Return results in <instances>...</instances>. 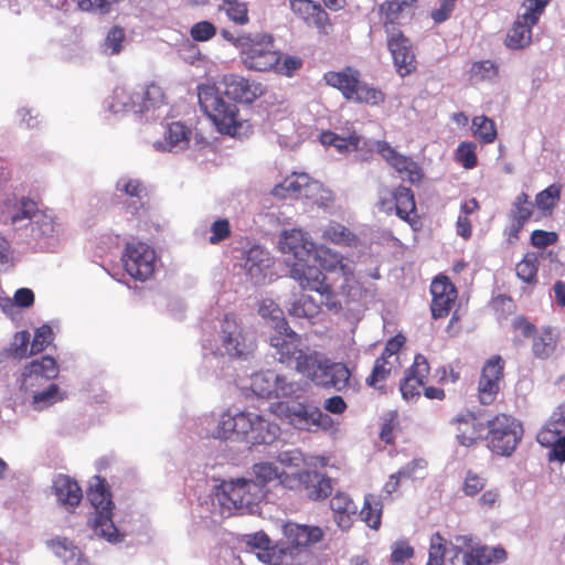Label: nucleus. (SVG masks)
Instances as JSON below:
<instances>
[{
    "mask_svg": "<svg viewBox=\"0 0 565 565\" xmlns=\"http://www.w3.org/2000/svg\"><path fill=\"white\" fill-rule=\"evenodd\" d=\"M278 246L282 254L294 258L289 265L290 277L302 289L316 291L321 297H326V305L337 309L338 303L333 299L331 286L326 282V275L318 267L309 265L318 247L309 234L299 228L284 231L279 235Z\"/></svg>",
    "mask_w": 565,
    "mask_h": 565,
    "instance_id": "obj_1",
    "label": "nucleus"
},
{
    "mask_svg": "<svg viewBox=\"0 0 565 565\" xmlns=\"http://www.w3.org/2000/svg\"><path fill=\"white\" fill-rule=\"evenodd\" d=\"M198 98L201 109L221 134L235 138H245L252 134L249 120L242 116L237 105L226 99L215 85H200Z\"/></svg>",
    "mask_w": 565,
    "mask_h": 565,
    "instance_id": "obj_2",
    "label": "nucleus"
},
{
    "mask_svg": "<svg viewBox=\"0 0 565 565\" xmlns=\"http://www.w3.org/2000/svg\"><path fill=\"white\" fill-rule=\"evenodd\" d=\"M265 497L263 486L252 479L238 478L222 481L214 491L212 503L220 507L222 515L235 511H250Z\"/></svg>",
    "mask_w": 565,
    "mask_h": 565,
    "instance_id": "obj_3",
    "label": "nucleus"
},
{
    "mask_svg": "<svg viewBox=\"0 0 565 565\" xmlns=\"http://www.w3.org/2000/svg\"><path fill=\"white\" fill-rule=\"evenodd\" d=\"M110 110L157 118L167 113V104L162 88L156 84L136 90L121 87L114 92Z\"/></svg>",
    "mask_w": 565,
    "mask_h": 565,
    "instance_id": "obj_4",
    "label": "nucleus"
},
{
    "mask_svg": "<svg viewBox=\"0 0 565 565\" xmlns=\"http://www.w3.org/2000/svg\"><path fill=\"white\" fill-rule=\"evenodd\" d=\"M269 411L300 430L328 429L332 425L331 417L311 404L276 402L270 404Z\"/></svg>",
    "mask_w": 565,
    "mask_h": 565,
    "instance_id": "obj_5",
    "label": "nucleus"
},
{
    "mask_svg": "<svg viewBox=\"0 0 565 565\" xmlns=\"http://www.w3.org/2000/svg\"><path fill=\"white\" fill-rule=\"evenodd\" d=\"M87 498L96 511L92 520L95 535L109 542H116L118 531L111 519L113 501L106 481L99 477H94L87 490Z\"/></svg>",
    "mask_w": 565,
    "mask_h": 565,
    "instance_id": "obj_6",
    "label": "nucleus"
},
{
    "mask_svg": "<svg viewBox=\"0 0 565 565\" xmlns=\"http://www.w3.org/2000/svg\"><path fill=\"white\" fill-rule=\"evenodd\" d=\"M551 0H524L520 13L505 36V45L511 50H522L532 42V28Z\"/></svg>",
    "mask_w": 565,
    "mask_h": 565,
    "instance_id": "obj_7",
    "label": "nucleus"
},
{
    "mask_svg": "<svg viewBox=\"0 0 565 565\" xmlns=\"http://www.w3.org/2000/svg\"><path fill=\"white\" fill-rule=\"evenodd\" d=\"M454 557L451 564L456 565L455 559L461 555L463 565H491L503 563L508 555L501 546H489L476 542L471 535H457L451 544Z\"/></svg>",
    "mask_w": 565,
    "mask_h": 565,
    "instance_id": "obj_8",
    "label": "nucleus"
},
{
    "mask_svg": "<svg viewBox=\"0 0 565 565\" xmlns=\"http://www.w3.org/2000/svg\"><path fill=\"white\" fill-rule=\"evenodd\" d=\"M249 387L255 395L265 398L299 397L305 391L300 382L273 370L252 374Z\"/></svg>",
    "mask_w": 565,
    "mask_h": 565,
    "instance_id": "obj_9",
    "label": "nucleus"
},
{
    "mask_svg": "<svg viewBox=\"0 0 565 565\" xmlns=\"http://www.w3.org/2000/svg\"><path fill=\"white\" fill-rule=\"evenodd\" d=\"M312 259L318 262L323 270L339 275L342 278V292L352 299L356 298L359 290L352 260L326 246H318Z\"/></svg>",
    "mask_w": 565,
    "mask_h": 565,
    "instance_id": "obj_10",
    "label": "nucleus"
},
{
    "mask_svg": "<svg viewBox=\"0 0 565 565\" xmlns=\"http://www.w3.org/2000/svg\"><path fill=\"white\" fill-rule=\"evenodd\" d=\"M243 44L241 57L243 64L252 71H273L277 65L278 52L274 49L270 35L257 34L254 38L238 40Z\"/></svg>",
    "mask_w": 565,
    "mask_h": 565,
    "instance_id": "obj_11",
    "label": "nucleus"
},
{
    "mask_svg": "<svg viewBox=\"0 0 565 565\" xmlns=\"http://www.w3.org/2000/svg\"><path fill=\"white\" fill-rule=\"evenodd\" d=\"M488 427L491 450L501 456H510L522 436L520 423L509 415L501 414L490 420Z\"/></svg>",
    "mask_w": 565,
    "mask_h": 565,
    "instance_id": "obj_12",
    "label": "nucleus"
},
{
    "mask_svg": "<svg viewBox=\"0 0 565 565\" xmlns=\"http://www.w3.org/2000/svg\"><path fill=\"white\" fill-rule=\"evenodd\" d=\"M377 207L381 212L391 215L393 212L414 230L417 225L416 204L413 192L404 186L391 191L383 189L379 193Z\"/></svg>",
    "mask_w": 565,
    "mask_h": 565,
    "instance_id": "obj_13",
    "label": "nucleus"
},
{
    "mask_svg": "<svg viewBox=\"0 0 565 565\" xmlns=\"http://www.w3.org/2000/svg\"><path fill=\"white\" fill-rule=\"evenodd\" d=\"M536 439L542 446L551 448L550 460L565 462V401L552 413Z\"/></svg>",
    "mask_w": 565,
    "mask_h": 565,
    "instance_id": "obj_14",
    "label": "nucleus"
},
{
    "mask_svg": "<svg viewBox=\"0 0 565 565\" xmlns=\"http://www.w3.org/2000/svg\"><path fill=\"white\" fill-rule=\"evenodd\" d=\"M280 428L264 415L256 412H242L238 419V436L250 444H270L279 435Z\"/></svg>",
    "mask_w": 565,
    "mask_h": 565,
    "instance_id": "obj_15",
    "label": "nucleus"
},
{
    "mask_svg": "<svg viewBox=\"0 0 565 565\" xmlns=\"http://www.w3.org/2000/svg\"><path fill=\"white\" fill-rule=\"evenodd\" d=\"M126 271L135 279L147 280L154 271L156 253L146 243L127 244L121 257Z\"/></svg>",
    "mask_w": 565,
    "mask_h": 565,
    "instance_id": "obj_16",
    "label": "nucleus"
},
{
    "mask_svg": "<svg viewBox=\"0 0 565 565\" xmlns=\"http://www.w3.org/2000/svg\"><path fill=\"white\" fill-rule=\"evenodd\" d=\"M387 46L394 65L401 76L409 75L416 68V58L408 39L394 28L387 29Z\"/></svg>",
    "mask_w": 565,
    "mask_h": 565,
    "instance_id": "obj_17",
    "label": "nucleus"
},
{
    "mask_svg": "<svg viewBox=\"0 0 565 565\" xmlns=\"http://www.w3.org/2000/svg\"><path fill=\"white\" fill-rule=\"evenodd\" d=\"M376 151L381 157L401 174L404 180L417 183L422 180L423 173L418 164L411 158L398 153L386 141L375 142Z\"/></svg>",
    "mask_w": 565,
    "mask_h": 565,
    "instance_id": "obj_18",
    "label": "nucleus"
},
{
    "mask_svg": "<svg viewBox=\"0 0 565 565\" xmlns=\"http://www.w3.org/2000/svg\"><path fill=\"white\" fill-rule=\"evenodd\" d=\"M271 266L273 258L266 249L255 246L246 252L243 268L252 284L260 285L270 278Z\"/></svg>",
    "mask_w": 565,
    "mask_h": 565,
    "instance_id": "obj_19",
    "label": "nucleus"
},
{
    "mask_svg": "<svg viewBox=\"0 0 565 565\" xmlns=\"http://www.w3.org/2000/svg\"><path fill=\"white\" fill-rule=\"evenodd\" d=\"M221 84L224 93L241 103L250 104L260 97L264 93L260 83L249 81L243 76L227 74L222 77Z\"/></svg>",
    "mask_w": 565,
    "mask_h": 565,
    "instance_id": "obj_20",
    "label": "nucleus"
},
{
    "mask_svg": "<svg viewBox=\"0 0 565 565\" xmlns=\"http://www.w3.org/2000/svg\"><path fill=\"white\" fill-rule=\"evenodd\" d=\"M57 375V365L53 358L45 355L41 360L32 361L25 366L22 374L21 388L32 393L34 388L42 385L44 381L52 380Z\"/></svg>",
    "mask_w": 565,
    "mask_h": 565,
    "instance_id": "obj_21",
    "label": "nucleus"
},
{
    "mask_svg": "<svg viewBox=\"0 0 565 565\" xmlns=\"http://www.w3.org/2000/svg\"><path fill=\"white\" fill-rule=\"evenodd\" d=\"M223 347L231 356H243L253 350V342L247 340L234 317H226L222 324Z\"/></svg>",
    "mask_w": 565,
    "mask_h": 565,
    "instance_id": "obj_22",
    "label": "nucleus"
},
{
    "mask_svg": "<svg viewBox=\"0 0 565 565\" xmlns=\"http://www.w3.org/2000/svg\"><path fill=\"white\" fill-rule=\"evenodd\" d=\"M428 374L429 365L426 358L417 354L399 386L402 396L406 402H412L419 396V388L424 385Z\"/></svg>",
    "mask_w": 565,
    "mask_h": 565,
    "instance_id": "obj_23",
    "label": "nucleus"
},
{
    "mask_svg": "<svg viewBox=\"0 0 565 565\" xmlns=\"http://www.w3.org/2000/svg\"><path fill=\"white\" fill-rule=\"evenodd\" d=\"M430 291L433 296V317L437 319L447 316L457 298L455 286L447 277H437L431 282Z\"/></svg>",
    "mask_w": 565,
    "mask_h": 565,
    "instance_id": "obj_24",
    "label": "nucleus"
},
{
    "mask_svg": "<svg viewBox=\"0 0 565 565\" xmlns=\"http://www.w3.org/2000/svg\"><path fill=\"white\" fill-rule=\"evenodd\" d=\"M294 476L299 478V484L294 490H305L310 500L324 499L332 491L330 479L316 470H301L294 472Z\"/></svg>",
    "mask_w": 565,
    "mask_h": 565,
    "instance_id": "obj_25",
    "label": "nucleus"
},
{
    "mask_svg": "<svg viewBox=\"0 0 565 565\" xmlns=\"http://www.w3.org/2000/svg\"><path fill=\"white\" fill-rule=\"evenodd\" d=\"M253 470L256 478L254 481L262 484L264 490L267 483L274 481L286 489H295L299 484V478L294 472L280 470L274 462L256 463Z\"/></svg>",
    "mask_w": 565,
    "mask_h": 565,
    "instance_id": "obj_26",
    "label": "nucleus"
},
{
    "mask_svg": "<svg viewBox=\"0 0 565 565\" xmlns=\"http://www.w3.org/2000/svg\"><path fill=\"white\" fill-rule=\"evenodd\" d=\"M247 544L255 551L258 559L269 565H281L287 557L286 548L270 544L269 537L263 533L247 535Z\"/></svg>",
    "mask_w": 565,
    "mask_h": 565,
    "instance_id": "obj_27",
    "label": "nucleus"
},
{
    "mask_svg": "<svg viewBox=\"0 0 565 565\" xmlns=\"http://www.w3.org/2000/svg\"><path fill=\"white\" fill-rule=\"evenodd\" d=\"M270 345L276 350L275 356L280 363L291 364L295 356L302 350L300 349V339L296 332L286 326L281 333L270 337Z\"/></svg>",
    "mask_w": 565,
    "mask_h": 565,
    "instance_id": "obj_28",
    "label": "nucleus"
},
{
    "mask_svg": "<svg viewBox=\"0 0 565 565\" xmlns=\"http://www.w3.org/2000/svg\"><path fill=\"white\" fill-rule=\"evenodd\" d=\"M290 8L309 26L326 32L329 25L328 13L321 6L311 0H289Z\"/></svg>",
    "mask_w": 565,
    "mask_h": 565,
    "instance_id": "obj_29",
    "label": "nucleus"
},
{
    "mask_svg": "<svg viewBox=\"0 0 565 565\" xmlns=\"http://www.w3.org/2000/svg\"><path fill=\"white\" fill-rule=\"evenodd\" d=\"M330 508L333 512V521L341 531H349L358 513V505L343 492H338L330 500Z\"/></svg>",
    "mask_w": 565,
    "mask_h": 565,
    "instance_id": "obj_30",
    "label": "nucleus"
},
{
    "mask_svg": "<svg viewBox=\"0 0 565 565\" xmlns=\"http://www.w3.org/2000/svg\"><path fill=\"white\" fill-rule=\"evenodd\" d=\"M452 424L456 427V438L465 447L473 445L483 433V425L473 413L459 414Z\"/></svg>",
    "mask_w": 565,
    "mask_h": 565,
    "instance_id": "obj_31",
    "label": "nucleus"
},
{
    "mask_svg": "<svg viewBox=\"0 0 565 565\" xmlns=\"http://www.w3.org/2000/svg\"><path fill=\"white\" fill-rule=\"evenodd\" d=\"M191 130L183 124L171 122L164 132V140L152 143L154 150L160 152L183 150L189 146Z\"/></svg>",
    "mask_w": 565,
    "mask_h": 565,
    "instance_id": "obj_32",
    "label": "nucleus"
},
{
    "mask_svg": "<svg viewBox=\"0 0 565 565\" xmlns=\"http://www.w3.org/2000/svg\"><path fill=\"white\" fill-rule=\"evenodd\" d=\"M313 180L306 173H292L271 190L274 196L280 199L307 196V191Z\"/></svg>",
    "mask_w": 565,
    "mask_h": 565,
    "instance_id": "obj_33",
    "label": "nucleus"
},
{
    "mask_svg": "<svg viewBox=\"0 0 565 565\" xmlns=\"http://www.w3.org/2000/svg\"><path fill=\"white\" fill-rule=\"evenodd\" d=\"M284 533L288 542L294 546H309L318 543L323 537V531L319 526L287 523Z\"/></svg>",
    "mask_w": 565,
    "mask_h": 565,
    "instance_id": "obj_34",
    "label": "nucleus"
},
{
    "mask_svg": "<svg viewBox=\"0 0 565 565\" xmlns=\"http://www.w3.org/2000/svg\"><path fill=\"white\" fill-rule=\"evenodd\" d=\"M359 77L360 73L352 67H347L339 72H328L323 76L326 83L339 89L348 100H351L353 97L360 82Z\"/></svg>",
    "mask_w": 565,
    "mask_h": 565,
    "instance_id": "obj_35",
    "label": "nucleus"
},
{
    "mask_svg": "<svg viewBox=\"0 0 565 565\" xmlns=\"http://www.w3.org/2000/svg\"><path fill=\"white\" fill-rule=\"evenodd\" d=\"M318 295L321 296L320 294ZM333 299L338 303V307L337 309L330 308V310H338L340 308V303L337 301L334 296ZM321 306H326L329 309V307L326 305V297H320V303H318L309 295H299L298 297H295L292 301H290L288 312L290 316L296 318L311 319L320 312Z\"/></svg>",
    "mask_w": 565,
    "mask_h": 565,
    "instance_id": "obj_36",
    "label": "nucleus"
},
{
    "mask_svg": "<svg viewBox=\"0 0 565 565\" xmlns=\"http://www.w3.org/2000/svg\"><path fill=\"white\" fill-rule=\"evenodd\" d=\"M349 379L350 371L343 363H331L324 360L318 385L332 386L341 391L348 385Z\"/></svg>",
    "mask_w": 565,
    "mask_h": 565,
    "instance_id": "obj_37",
    "label": "nucleus"
},
{
    "mask_svg": "<svg viewBox=\"0 0 565 565\" xmlns=\"http://www.w3.org/2000/svg\"><path fill=\"white\" fill-rule=\"evenodd\" d=\"M53 489L57 501L64 505H77L82 499L81 488L68 476H57L53 481Z\"/></svg>",
    "mask_w": 565,
    "mask_h": 565,
    "instance_id": "obj_38",
    "label": "nucleus"
},
{
    "mask_svg": "<svg viewBox=\"0 0 565 565\" xmlns=\"http://www.w3.org/2000/svg\"><path fill=\"white\" fill-rule=\"evenodd\" d=\"M319 139L323 146L333 147L339 153L358 150L361 142V136L355 131L342 135L333 131H323L320 134Z\"/></svg>",
    "mask_w": 565,
    "mask_h": 565,
    "instance_id": "obj_39",
    "label": "nucleus"
},
{
    "mask_svg": "<svg viewBox=\"0 0 565 565\" xmlns=\"http://www.w3.org/2000/svg\"><path fill=\"white\" fill-rule=\"evenodd\" d=\"M295 367L302 375L310 379L312 382L318 384L320 374L324 364V360H321L317 352H303L301 351L295 356Z\"/></svg>",
    "mask_w": 565,
    "mask_h": 565,
    "instance_id": "obj_40",
    "label": "nucleus"
},
{
    "mask_svg": "<svg viewBox=\"0 0 565 565\" xmlns=\"http://www.w3.org/2000/svg\"><path fill=\"white\" fill-rule=\"evenodd\" d=\"M34 302V294L29 288H20L14 292L13 298L1 297L0 308L9 317H14L17 308H29Z\"/></svg>",
    "mask_w": 565,
    "mask_h": 565,
    "instance_id": "obj_41",
    "label": "nucleus"
},
{
    "mask_svg": "<svg viewBox=\"0 0 565 565\" xmlns=\"http://www.w3.org/2000/svg\"><path fill=\"white\" fill-rule=\"evenodd\" d=\"M36 211L38 206L35 202L28 199H22L13 206L12 210L8 209L6 212H3V223L17 225L24 220L33 221Z\"/></svg>",
    "mask_w": 565,
    "mask_h": 565,
    "instance_id": "obj_42",
    "label": "nucleus"
},
{
    "mask_svg": "<svg viewBox=\"0 0 565 565\" xmlns=\"http://www.w3.org/2000/svg\"><path fill=\"white\" fill-rule=\"evenodd\" d=\"M322 238L341 246H352L356 236L344 225L330 222L322 231Z\"/></svg>",
    "mask_w": 565,
    "mask_h": 565,
    "instance_id": "obj_43",
    "label": "nucleus"
},
{
    "mask_svg": "<svg viewBox=\"0 0 565 565\" xmlns=\"http://www.w3.org/2000/svg\"><path fill=\"white\" fill-rule=\"evenodd\" d=\"M258 313L263 319L268 320L270 327L281 333V329H286L287 322L284 312L277 303L271 299H263L258 307Z\"/></svg>",
    "mask_w": 565,
    "mask_h": 565,
    "instance_id": "obj_44",
    "label": "nucleus"
},
{
    "mask_svg": "<svg viewBox=\"0 0 565 565\" xmlns=\"http://www.w3.org/2000/svg\"><path fill=\"white\" fill-rule=\"evenodd\" d=\"M556 340L550 329L534 332L532 352L537 359H548L553 355Z\"/></svg>",
    "mask_w": 565,
    "mask_h": 565,
    "instance_id": "obj_45",
    "label": "nucleus"
},
{
    "mask_svg": "<svg viewBox=\"0 0 565 565\" xmlns=\"http://www.w3.org/2000/svg\"><path fill=\"white\" fill-rule=\"evenodd\" d=\"M116 189L118 192L134 199V203H139L140 206L143 205L145 199L148 196V189L139 179L127 177L120 178L117 181Z\"/></svg>",
    "mask_w": 565,
    "mask_h": 565,
    "instance_id": "obj_46",
    "label": "nucleus"
},
{
    "mask_svg": "<svg viewBox=\"0 0 565 565\" xmlns=\"http://www.w3.org/2000/svg\"><path fill=\"white\" fill-rule=\"evenodd\" d=\"M382 502L374 495L367 494L364 498V505L361 510V518L373 530L381 526Z\"/></svg>",
    "mask_w": 565,
    "mask_h": 565,
    "instance_id": "obj_47",
    "label": "nucleus"
},
{
    "mask_svg": "<svg viewBox=\"0 0 565 565\" xmlns=\"http://www.w3.org/2000/svg\"><path fill=\"white\" fill-rule=\"evenodd\" d=\"M47 546L57 557L68 565H74L73 562H75L81 554L79 550L67 539H53L47 542Z\"/></svg>",
    "mask_w": 565,
    "mask_h": 565,
    "instance_id": "obj_48",
    "label": "nucleus"
},
{
    "mask_svg": "<svg viewBox=\"0 0 565 565\" xmlns=\"http://www.w3.org/2000/svg\"><path fill=\"white\" fill-rule=\"evenodd\" d=\"M276 462L279 465L280 470L289 472H300L306 470L305 455L299 449H287L280 451L276 457Z\"/></svg>",
    "mask_w": 565,
    "mask_h": 565,
    "instance_id": "obj_49",
    "label": "nucleus"
},
{
    "mask_svg": "<svg viewBox=\"0 0 565 565\" xmlns=\"http://www.w3.org/2000/svg\"><path fill=\"white\" fill-rule=\"evenodd\" d=\"M351 100L370 106H377L385 102V94L376 87L359 82Z\"/></svg>",
    "mask_w": 565,
    "mask_h": 565,
    "instance_id": "obj_50",
    "label": "nucleus"
},
{
    "mask_svg": "<svg viewBox=\"0 0 565 565\" xmlns=\"http://www.w3.org/2000/svg\"><path fill=\"white\" fill-rule=\"evenodd\" d=\"M499 77V67L492 61L475 62L470 68V78L475 82L494 83Z\"/></svg>",
    "mask_w": 565,
    "mask_h": 565,
    "instance_id": "obj_51",
    "label": "nucleus"
},
{
    "mask_svg": "<svg viewBox=\"0 0 565 565\" xmlns=\"http://www.w3.org/2000/svg\"><path fill=\"white\" fill-rule=\"evenodd\" d=\"M399 364L395 363L394 359H385L383 356L376 359L372 374L367 377L366 382L372 387H380V383L383 382L392 371L396 370Z\"/></svg>",
    "mask_w": 565,
    "mask_h": 565,
    "instance_id": "obj_52",
    "label": "nucleus"
},
{
    "mask_svg": "<svg viewBox=\"0 0 565 565\" xmlns=\"http://www.w3.org/2000/svg\"><path fill=\"white\" fill-rule=\"evenodd\" d=\"M126 41V31L124 28L115 25L110 28L106 34L103 52L107 55L119 54Z\"/></svg>",
    "mask_w": 565,
    "mask_h": 565,
    "instance_id": "obj_53",
    "label": "nucleus"
},
{
    "mask_svg": "<svg viewBox=\"0 0 565 565\" xmlns=\"http://www.w3.org/2000/svg\"><path fill=\"white\" fill-rule=\"evenodd\" d=\"M241 413L231 415L228 413L222 414L217 420L215 428L212 431L214 438L227 439L232 434L238 435V419Z\"/></svg>",
    "mask_w": 565,
    "mask_h": 565,
    "instance_id": "obj_54",
    "label": "nucleus"
},
{
    "mask_svg": "<svg viewBox=\"0 0 565 565\" xmlns=\"http://www.w3.org/2000/svg\"><path fill=\"white\" fill-rule=\"evenodd\" d=\"M473 135L484 143H491L497 137V129L493 120L486 116H477L472 119Z\"/></svg>",
    "mask_w": 565,
    "mask_h": 565,
    "instance_id": "obj_55",
    "label": "nucleus"
},
{
    "mask_svg": "<svg viewBox=\"0 0 565 565\" xmlns=\"http://www.w3.org/2000/svg\"><path fill=\"white\" fill-rule=\"evenodd\" d=\"M31 394L33 398V406L38 411L49 407L54 403L63 399V393H61L56 384H50V386L42 392L32 391Z\"/></svg>",
    "mask_w": 565,
    "mask_h": 565,
    "instance_id": "obj_56",
    "label": "nucleus"
},
{
    "mask_svg": "<svg viewBox=\"0 0 565 565\" xmlns=\"http://www.w3.org/2000/svg\"><path fill=\"white\" fill-rule=\"evenodd\" d=\"M532 214V203L529 202L527 195L521 193L516 196L514 202L513 215V227L518 232L522 228L524 223L530 218Z\"/></svg>",
    "mask_w": 565,
    "mask_h": 565,
    "instance_id": "obj_57",
    "label": "nucleus"
},
{
    "mask_svg": "<svg viewBox=\"0 0 565 565\" xmlns=\"http://www.w3.org/2000/svg\"><path fill=\"white\" fill-rule=\"evenodd\" d=\"M539 269V259L535 254L529 253L524 258L516 264L515 271L516 276L529 284L536 280V274Z\"/></svg>",
    "mask_w": 565,
    "mask_h": 565,
    "instance_id": "obj_58",
    "label": "nucleus"
},
{
    "mask_svg": "<svg viewBox=\"0 0 565 565\" xmlns=\"http://www.w3.org/2000/svg\"><path fill=\"white\" fill-rule=\"evenodd\" d=\"M561 194V188L552 184L536 195V206L544 213H551L556 206Z\"/></svg>",
    "mask_w": 565,
    "mask_h": 565,
    "instance_id": "obj_59",
    "label": "nucleus"
},
{
    "mask_svg": "<svg viewBox=\"0 0 565 565\" xmlns=\"http://www.w3.org/2000/svg\"><path fill=\"white\" fill-rule=\"evenodd\" d=\"M503 360L500 356H492L484 363L480 379L495 383L498 386H500L503 375Z\"/></svg>",
    "mask_w": 565,
    "mask_h": 565,
    "instance_id": "obj_60",
    "label": "nucleus"
},
{
    "mask_svg": "<svg viewBox=\"0 0 565 565\" xmlns=\"http://www.w3.org/2000/svg\"><path fill=\"white\" fill-rule=\"evenodd\" d=\"M406 7L407 3L405 1L398 0L387 1L381 4L380 13L385 21L386 30L388 29V24L393 25L402 18Z\"/></svg>",
    "mask_w": 565,
    "mask_h": 565,
    "instance_id": "obj_61",
    "label": "nucleus"
},
{
    "mask_svg": "<svg viewBox=\"0 0 565 565\" xmlns=\"http://www.w3.org/2000/svg\"><path fill=\"white\" fill-rule=\"evenodd\" d=\"M38 231L43 236H52L60 231V224L55 221L54 215L46 212L36 211L33 220Z\"/></svg>",
    "mask_w": 565,
    "mask_h": 565,
    "instance_id": "obj_62",
    "label": "nucleus"
},
{
    "mask_svg": "<svg viewBox=\"0 0 565 565\" xmlns=\"http://www.w3.org/2000/svg\"><path fill=\"white\" fill-rule=\"evenodd\" d=\"M307 199H310L317 205L327 207L333 202V193L331 190L324 188L320 182L315 181L307 191Z\"/></svg>",
    "mask_w": 565,
    "mask_h": 565,
    "instance_id": "obj_63",
    "label": "nucleus"
},
{
    "mask_svg": "<svg viewBox=\"0 0 565 565\" xmlns=\"http://www.w3.org/2000/svg\"><path fill=\"white\" fill-rule=\"evenodd\" d=\"M445 540L439 533H436L430 539V545L428 551V564L444 565L445 563Z\"/></svg>",
    "mask_w": 565,
    "mask_h": 565,
    "instance_id": "obj_64",
    "label": "nucleus"
}]
</instances>
